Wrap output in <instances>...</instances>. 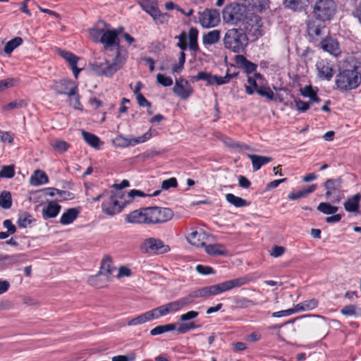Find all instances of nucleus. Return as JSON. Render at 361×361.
Wrapping results in <instances>:
<instances>
[{"label":"nucleus","mask_w":361,"mask_h":361,"mask_svg":"<svg viewBox=\"0 0 361 361\" xmlns=\"http://www.w3.org/2000/svg\"><path fill=\"white\" fill-rule=\"evenodd\" d=\"M195 80H204L207 82V85H212V79H213V75L211 73L201 71L199 72L196 76H195Z\"/></svg>","instance_id":"57"},{"label":"nucleus","mask_w":361,"mask_h":361,"mask_svg":"<svg viewBox=\"0 0 361 361\" xmlns=\"http://www.w3.org/2000/svg\"><path fill=\"white\" fill-rule=\"evenodd\" d=\"M123 31V27H120L116 29H110L106 27L104 35L102 36L100 43L103 44L105 50H112L113 48L117 50H120V40L118 35H121Z\"/></svg>","instance_id":"10"},{"label":"nucleus","mask_w":361,"mask_h":361,"mask_svg":"<svg viewBox=\"0 0 361 361\" xmlns=\"http://www.w3.org/2000/svg\"><path fill=\"white\" fill-rule=\"evenodd\" d=\"M141 248L147 252H154L157 253H166L170 251V247L164 245V243L157 238H149L142 243Z\"/></svg>","instance_id":"14"},{"label":"nucleus","mask_w":361,"mask_h":361,"mask_svg":"<svg viewBox=\"0 0 361 361\" xmlns=\"http://www.w3.org/2000/svg\"><path fill=\"white\" fill-rule=\"evenodd\" d=\"M61 207L58 203L50 201L42 210V217L44 220L55 218L60 212Z\"/></svg>","instance_id":"22"},{"label":"nucleus","mask_w":361,"mask_h":361,"mask_svg":"<svg viewBox=\"0 0 361 361\" xmlns=\"http://www.w3.org/2000/svg\"><path fill=\"white\" fill-rule=\"evenodd\" d=\"M204 247L206 253L211 256H225L228 253L225 246L222 244L215 243L207 245L206 243Z\"/></svg>","instance_id":"26"},{"label":"nucleus","mask_w":361,"mask_h":361,"mask_svg":"<svg viewBox=\"0 0 361 361\" xmlns=\"http://www.w3.org/2000/svg\"><path fill=\"white\" fill-rule=\"evenodd\" d=\"M317 89H313L311 86H305L300 89L301 94L305 97H309L313 102H319V99L317 95Z\"/></svg>","instance_id":"42"},{"label":"nucleus","mask_w":361,"mask_h":361,"mask_svg":"<svg viewBox=\"0 0 361 361\" xmlns=\"http://www.w3.org/2000/svg\"><path fill=\"white\" fill-rule=\"evenodd\" d=\"M195 269L197 271V273L202 275H209L214 274L213 268L209 266L198 264L196 266Z\"/></svg>","instance_id":"60"},{"label":"nucleus","mask_w":361,"mask_h":361,"mask_svg":"<svg viewBox=\"0 0 361 361\" xmlns=\"http://www.w3.org/2000/svg\"><path fill=\"white\" fill-rule=\"evenodd\" d=\"M23 43V39L20 37H16L8 41L5 47L4 51L7 54H10L16 48L19 47Z\"/></svg>","instance_id":"45"},{"label":"nucleus","mask_w":361,"mask_h":361,"mask_svg":"<svg viewBox=\"0 0 361 361\" xmlns=\"http://www.w3.org/2000/svg\"><path fill=\"white\" fill-rule=\"evenodd\" d=\"M78 214V209L70 208L62 214L59 222L62 225H69L77 219Z\"/></svg>","instance_id":"31"},{"label":"nucleus","mask_w":361,"mask_h":361,"mask_svg":"<svg viewBox=\"0 0 361 361\" xmlns=\"http://www.w3.org/2000/svg\"><path fill=\"white\" fill-rule=\"evenodd\" d=\"M316 185H312L309 186L307 188L298 190L296 192H293L288 194V199L291 200H295L302 197L307 196V195L313 192L316 190Z\"/></svg>","instance_id":"36"},{"label":"nucleus","mask_w":361,"mask_h":361,"mask_svg":"<svg viewBox=\"0 0 361 361\" xmlns=\"http://www.w3.org/2000/svg\"><path fill=\"white\" fill-rule=\"evenodd\" d=\"M53 148L59 153H63L68 150L69 144L64 140H56L51 143Z\"/></svg>","instance_id":"52"},{"label":"nucleus","mask_w":361,"mask_h":361,"mask_svg":"<svg viewBox=\"0 0 361 361\" xmlns=\"http://www.w3.org/2000/svg\"><path fill=\"white\" fill-rule=\"evenodd\" d=\"M336 6L332 0H317L313 7V15L320 22L330 20L334 16Z\"/></svg>","instance_id":"7"},{"label":"nucleus","mask_w":361,"mask_h":361,"mask_svg":"<svg viewBox=\"0 0 361 361\" xmlns=\"http://www.w3.org/2000/svg\"><path fill=\"white\" fill-rule=\"evenodd\" d=\"M145 224H155L165 223L172 219L173 216V211L166 207H145Z\"/></svg>","instance_id":"6"},{"label":"nucleus","mask_w":361,"mask_h":361,"mask_svg":"<svg viewBox=\"0 0 361 361\" xmlns=\"http://www.w3.org/2000/svg\"><path fill=\"white\" fill-rule=\"evenodd\" d=\"M171 303L176 312L189 305L188 301L186 300L185 297H183L176 300H174L171 302Z\"/></svg>","instance_id":"59"},{"label":"nucleus","mask_w":361,"mask_h":361,"mask_svg":"<svg viewBox=\"0 0 361 361\" xmlns=\"http://www.w3.org/2000/svg\"><path fill=\"white\" fill-rule=\"evenodd\" d=\"M110 27V25L106 23L104 21L99 20L92 28L88 30L89 37L94 42H100L106 27Z\"/></svg>","instance_id":"19"},{"label":"nucleus","mask_w":361,"mask_h":361,"mask_svg":"<svg viewBox=\"0 0 361 361\" xmlns=\"http://www.w3.org/2000/svg\"><path fill=\"white\" fill-rule=\"evenodd\" d=\"M116 145L121 147H128L130 145V138H127L123 135H118L116 139Z\"/></svg>","instance_id":"61"},{"label":"nucleus","mask_w":361,"mask_h":361,"mask_svg":"<svg viewBox=\"0 0 361 361\" xmlns=\"http://www.w3.org/2000/svg\"><path fill=\"white\" fill-rule=\"evenodd\" d=\"M140 5L146 13L153 18L156 23L163 24L168 20L169 15L160 12L156 0H142L140 1Z\"/></svg>","instance_id":"11"},{"label":"nucleus","mask_w":361,"mask_h":361,"mask_svg":"<svg viewBox=\"0 0 361 361\" xmlns=\"http://www.w3.org/2000/svg\"><path fill=\"white\" fill-rule=\"evenodd\" d=\"M361 195L357 193L352 197H348L343 203L344 209L350 213H357L359 211Z\"/></svg>","instance_id":"24"},{"label":"nucleus","mask_w":361,"mask_h":361,"mask_svg":"<svg viewBox=\"0 0 361 361\" xmlns=\"http://www.w3.org/2000/svg\"><path fill=\"white\" fill-rule=\"evenodd\" d=\"M224 42L226 49L240 53L247 44V37L242 30L233 28L226 32Z\"/></svg>","instance_id":"4"},{"label":"nucleus","mask_w":361,"mask_h":361,"mask_svg":"<svg viewBox=\"0 0 361 361\" xmlns=\"http://www.w3.org/2000/svg\"><path fill=\"white\" fill-rule=\"evenodd\" d=\"M322 22H320L317 23L316 20H309L307 23V32L310 36L314 37H319L322 34H324V30L325 29V25L322 23Z\"/></svg>","instance_id":"28"},{"label":"nucleus","mask_w":361,"mask_h":361,"mask_svg":"<svg viewBox=\"0 0 361 361\" xmlns=\"http://www.w3.org/2000/svg\"><path fill=\"white\" fill-rule=\"evenodd\" d=\"M198 30L195 27H191L188 33V44L185 42H178L176 46L181 49V52H185L188 47L192 51L196 52L198 49L197 37Z\"/></svg>","instance_id":"17"},{"label":"nucleus","mask_w":361,"mask_h":361,"mask_svg":"<svg viewBox=\"0 0 361 361\" xmlns=\"http://www.w3.org/2000/svg\"><path fill=\"white\" fill-rule=\"evenodd\" d=\"M222 17L224 23L231 25H236L246 19L247 8L243 4L237 3L230 4L224 8Z\"/></svg>","instance_id":"5"},{"label":"nucleus","mask_w":361,"mask_h":361,"mask_svg":"<svg viewBox=\"0 0 361 361\" xmlns=\"http://www.w3.org/2000/svg\"><path fill=\"white\" fill-rule=\"evenodd\" d=\"M197 326L193 322L181 324L177 329L178 333H186L190 330L195 329Z\"/></svg>","instance_id":"63"},{"label":"nucleus","mask_w":361,"mask_h":361,"mask_svg":"<svg viewBox=\"0 0 361 361\" xmlns=\"http://www.w3.org/2000/svg\"><path fill=\"white\" fill-rule=\"evenodd\" d=\"M126 61V56L122 54L121 50H117L112 59L107 55L104 59L95 61L91 64V69L98 76L111 78L124 66Z\"/></svg>","instance_id":"2"},{"label":"nucleus","mask_w":361,"mask_h":361,"mask_svg":"<svg viewBox=\"0 0 361 361\" xmlns=\"http://www.w3.org/2000/svg\"><path fill=\"white\" fill-rule=\"evenodd\" d=\"M361 82V76L356 66L340 70L336 76L335 84L341 92H347L356 89Z\"/></svg>","instance_id":"3"},{"label":"nucleus","mask_w":361,"mask_h":361,"mask_svg":"<svg viewBox=\"0 0 361 361\" xmlns=\"http://www.w3.org/2000/svg\"><path fill=\"white\" fill-rule=\"evenodd\" d=\"M153 310L154 314L157 315V319L160 317L166 316L170 313L176 312L175 310H173V306L171 302L154 308Z\"/></svg>","instance_id":"35"},{"label":"nucleus","mask_w":361,"mask_h":361,"mask_svg":"<svg viewBox=\"0 0 361 361\" xmlns=\"http://www.w3.org/2000/svg\"><path fill=\"white\" fill-rule=\"evenodd\" d=\"M115 268L112 266V262L109 257H106L103 259L101 265L100 274L102 273L103 277L106 280L109 275H111Z\"/></svg>","instance_id":"37"},{"label":"nucleus","mask_w":361,"mask_h":361,"mask_svg":"<svg viewBox=\"0 0 361 361\" xmlns=\"http://www.w3.org/2000/svg\"><path fill=\"white\" fill-rule=\"evenodd\" d=\"M176 326L174 324H167L154 327L150 331V335L152 336L160 335L163 333L176 330Z\"/></svg>","instance_id":"41"},{"label":"nucleus","mask_w":361,"mask_h":361,"mask_svg":"<svg viewBox=\"0 0 361 361\" xmlns=\"http://www.w3.org/2000/svg\"><path fill=\"white\" fill-rule=\"evenodd\" d=\"M247 277H240L228 281H226L217 284L204 286L190 291L188 295L185 296L188 301L189 305L194 303L195 299L207 298L221 294L229 291L233 288L240 287L249 282Z\"/></svg>","instance_id":"1"},{"label":"nucleus","mask_w":361,"mask_h":361,"mask_svg":"<svg viewBox=\"0 0 361 361\" xmlns=\"http://www.w3.org/2000/svg\"><path fill=\"white\" fill-rule=\"evenodd\" d=\"M226 200L228 203L235 206V207H243L247 204L245 200L235 196L232 193L226 194Z\"/></svg>","instance_id":"43"},{"label":"nucleus","mask_w":361,"mask_h":361,"mask_svg":"<svg viewBox=\"0 0 361 361\" xmlns=\"http://www.w3.org/2000/svg\"><path fill=\"white\" fill-rule=\"evenodd\" d=\"M248 158L252 161V169L254 171L259 170V169L271 161L272 159L269 157L255 155V154H247Z\"/></svg>","instance_id":"30"},{"label":"nucleus","mask_w":361,"mask_h":361,"mask_svg":"<svg viewBox=\"0 0 361 361\" xmlns=\"http://www.w3.org/2000/svg\"><path fill=\"white\" fill-rule=\"evenodd\" d=\"M152 137L151 129L144 133L142 135L130 138V145L135 146L138 144L144 143L149 140Z\"/></svg>","instance_id":"50"},{"label":"nucleus","mask_w":361,"mask_h":361,"mask_svg":"<svg viewBox=\"0 0 361 361\" xmlns=\"http://www.w3.org/2000/svg\"><path fill=\"white\" fill-rule=\"evenodd\" d=\"M157 82L164 87H170L173 85V80L171 77L161 73L157 75Z\"/></svg>","instance_id":"58"},{"label":"nucleus","mask_w":361,"mask_h":361,"mask_svg":"<svg viewBox=\"0 0 361 361\" xmlns=\"http://www.w3.org/2000/svg\"><path fill=\"white\" fill-rule=\"evenodd\" d=\"M173 92L180 98L187 99L192 94L193 89L187 80L180 77L176 79Z\"/></svg>","instance_id":"15"},{"label":"nucleus","mask_w":361,"mask_h":361,"mask_svg":"<svg viewBox=\"0 0 361 361\" xmlns=\"http://www.w3.org/2000/svg\"><path fill=\"white\" fill-rule=\"evenodd\" d=\"M11 195L9 192L4 191L0 195V206L4 209H9L11 207Z\"/></svg>","instance_id":"48"},{"label":"nucleus","mask_w":361,"mask_h":361,"mask_svg":"<svg viewBox=\"0 0 361 361\" xmlns=\"http://www.w3.org/2000/svg\"><path fill=\"white\" fill-rule=\"evenodd\" d=\"M82 135L84 140L92 147L99 149L100 145L102 144L99 137L91 133L82 130Z\"/></svg>","instance_id":"33"},{"label":"nucleus","mask_w":361,"mask_h":361,"mask_svg":"<svg viewBox=\"0 0 361 361\" xmlns=\"http://www.w3.org/2000/svg\"><path fill=\"white\" fill-rule=\"evenodd\" d=\"M49 182V178L46 173L41 170H36L31 176L30 183L33 186L46 184Z\"/></svg>","instance_id":"32"},{"label":"nucleus","mask_w":361,"mask_h":361,"mask_svg":"<svg viewBox=\"0 0 361 361\" xmlns=\"http://www.w3.org/2000/svg\"><path fill=\"white\" fill-rule=\"evenodd\" d=\"M159 193H160V190H156L153 192L152 195H147L141 190L133 189V190H130L127 193H124L125 197H123V201H124L126 205L127 206V205L131 204L133 202V200L137 197H145L147 196H154H154L159 195Z\"/></svg>","instance_id":"25"},{"label":"nucleus","mask_w":361,"mask_h":361,"mask_svg":"<svg viewBox=\"0 0 361 361\" xmlns=\"http://www.w3.org/2000/svg\"><path fill=\"white\" fill-rule=\"evenodd\" d=\"M198 21L204 28L216 27L220 23V15L217 10L207 8L199 12Z\"/></svg>","instance_id":"13"},{"label":"nucleus","mask_w":361,"mask_h":361,"mask_svg":"<svg viewBox=\"0 0 361 361\" xmlns=\"http://www.w3.org/2000/svg\"><path fill=\"white\" fill-rule=\"evenodd\" d=\"M317 76L322 79L329 81L334 75V64L326 59H321L316 63Z\"/></svg>","instance_id":"16"},{"label":"nucleus","mask_w":361,"mask_h":361,"mask_svg":"<svg viewBox=\"0 0 361 361\" xmlns=\"http://www.w3.org/2000/svg\"><path fill=\"white\" fill-rule=\"evenodd\" d=\"M59 54L64 60H66L68 63L71 68L77 66V63L80 58L74 54H73L72 52L64 50H60L59 51Z\"/></svg>","instance_id":"40"},{"label":"nucleus","mask_w":361,"mask_h":361,"mask_svg":"<svg viewBox=\"0 0 361 361\" xmlns=\"http://www.w3.org/2000/svg\"><path fill=\"white\" fill-rule=\"evenodd\" d=\"M14 175L15 170L13 165L3 166L0 171V178H11Z\"/></svg>","instance_id":"55"},{"label":"nucleus","mask_w":361,"mask_h":361,"mask_svg":"<svg viewBox=\"0 0 361 361\" xmlns=\"http://www.w3.org/2000/svg\"><path fill=\"white\" fill-rule=\"evenodd\" d=\"M325 196L333 203H338L343 197L341 184L338 180L329 179L324 183Z\"/></svg>","instance_id":"12"},{"label":"nucleus","mask_w":361,"mask_h":361,"mask_svg":"<svg viewBox=\"0 0 361 361\" xmlns=\"http://www.w3.org/2000/svg\"><path fill=\"white\" fill-rule=\"evenodd\" d=\"M105 280L103 277L102 273H99L97 275L91 276L88 279V283L94 287L96 288H102L104 286V283H103L102 281Z\"/></svg>","instance_id":"49"},{"label":"nucleus","mask_w":361,"mask_h":361,"mask_svg":"<svg viewBox=\"0 0 361 361\" xmlns=\"http://www.w3.org/2000/svg\"><path fill=\"white\" fill-rule=\"evenodd\" d=\"M152 137L151 129L144 133L142 135L130 138V145L135 146L138 144L144 143L149 140Z\"/></svg>","instance_id":"51"},{"label":"nucleus","mask_w":361,"mask_h":361,"mask_svg":"<svg viewBox=\"0 0 361 361\" xmlns=\"http://www.w3.org/2000/svg\"><path fill=\"white\" fill-rule=\"evenodd\" d=\"M319 302L315 298L305 300L297 304L299 312H306L315 309L318 306Z\"/></svg>","instance_id":"38"},{"label":"nucleus","mask_w":361,"mask_h":361,"mask_svg":"<svg viewBox=\"0 0 361 361\" xmlns=\"http://www.w3.org/2000/svg\"><path fill=\"white\" fill-rule=\"evenodd\" d=\"M247 82L249 85H245V92L247 94L252 95L257 92V89L259 87L257 85L258 81L256 80L252 75H247Z\"/></svg>","instance_id":"47"},{"label":"nucleus","mask_w":361,"mask_h":361,"mask_svg":"<svg viewBox=\"0 0 361 361\" xmlns=\"http://www.w3.org/2000/svg\"><path fill=\"white\" fill-rule=\"evenodd\" d=\"M294 102L297 110L300 112H305L310 108V104L308 102H303L300 99H295Z\"/></svg>","instance_id":"64"},{"label":"nucleus","mask_w":361,"mask_h":361,"mask_svg":"<svg viewBox=\"0 0 361 361\" xmlns=\"http://www.w3.org/2000/svg\"><path fill=\"white\" fill-rule=\"evenodd\" d=\"M209 235L202 229L192 230L187 236L188 242L196 247H204L209 241Z\"/></svg>","instance_id":"18"},{"label":"nucleus","mask_w":361,"mask_h":361,"mask_svg":"<svg viewBox=\"0 0 361 361\" xmlns=\"http://www.w3.org/2000/svg\"><path fill=\"white\" fill-rule=\"evenodd\" d=\"M55 90L59 94H67L70 99V104L73 108L78 109L80 107L78 87L73 82L70 80H61L55 85Z\"/></svg>","instance_id":"9"},{"label":"nucleus","mask_w":361,"mask_h":361,"mask_svg":"<svg viewBox=\"0 0 361 361\" xmlns=\"http://www.w3.org/2000/svg\"><path fill=\"white\" fill-rule=\"evenodd\" d=\"M123 197H125L124 192H116L111 195L102 202V212L109 216L120 213L126 207Z\"/></svg>","instance_id":"8"},{"label":"nucleus","mask_w":361,"mask_h":361,"mask_svg":"<svg viewBox=\"0 0 361 361\" xmlns=\"http://www.w3.org/2000/svg\"><path fill=\"white\" fill-rule=\"evenodd\" d=\"M234 60L238 67L243 69L247 75L256 71L257 66L248 61L244 56L236 55Z\"/></svg>","instance_id":"23"},{"label":"nucleus","mask_w":361,"mask_h":361,"mask_svg":"<svg viewBox=\"0 0 361 361\" xmlns=\"http://www.w3.org/2000/svg\"><path fill=\"white\" fill-rule=\"evenodd\" d=\"M236 73H226L224 76H218L216 75H213V79H212V85H222L224 84H227L230 82V80L236 77Z\"/></svg>","instance_id":"44"},{"label":"nucleus","mask_w":361,"mask_h":361,"mask_svg":"<svg viewBox=\"0 0 361 361\" xmlns=\"http://www.w3.org/2000/svg\"><path fill=\"white\" fill-rule=\"evenodd\" d=\"M220 39V31L214 30L208 32L203 36L202 42L205 45H212L216 43Z\"/></svg>","instance_id":"34"},{"label":"nucleus","mask_w":361,"mask_h":361,"mask_svg":"<svg viewBox=\"0 0 361 361\" xmlns=\"http://www.w3.org/2000/svg\"><path fill=\"white\" fill-rule=\"evenodd\" d=\"M257 92L269 100H274L275 99L274 92L269 87H259V89H257Z\"/></svg>","instance_id":"56"},{"label":"nucleus","mask_w":361,"mask_h":361,"mask_svg":"<svg viewBox=\"0 0 361 361\" xmlns=\"http://www.w3.org/2000/svg\"><path fill=\"white\" fill-rule=\"evenodd\" d=\"M321 48L331 55L337 56L340 53L339 45L336 39L326 37L320 42Z\"/></svg>","instance_id":"20"},{"label":"nucleus","mask_w":361,"mask_h":361,"mask_svg":"<svg viewBox=\"0 0 361 361\" xmlns=\"http://www.w3.org/2000/svg\"><path fill=\"white\" fill-rule=\"evenodd\" d=\"M252 8L259 12H262L269 7V0H252Z\"/></svg>","instance_id":"53"},{"label":"nucleus","mask_w":361,"mask_h":361,"mask_svg":"<svg viewBox=\"0 0 361 361\" xmlns=\"http://www.w3.org/2000/svg\"><path fill=\"white\" fill-rule=\"evenodd\" d=\"M338 208L336 206H332L328 202H321L317 207V210L324 214H334Z\"/></svg>","instance_id":"46"},{"label":"nucleus","mask_w":361,"mask_h":361,"mask_svg":"<svg viewBox=\"0 0 361 361\" xmlns=\"http://www.w3.org/2000/svg\"><path fill=\"white\" fill-rule=\"evenodd\" d=\"M309 4V0H283L285 8L293 11L305 10Z\"/></svg>","instance_id":"29"},{"label":"nucleus","mask_w":361,"mask_h":361,"mask_svg":"<svg viewBox=\"0 0 361 361\" xmlns=\"http://www.w3.org/2000/svg\"><path fill=\"white\" fill-rule=\"evenodd\" d=\"M32 221V216L27 213L20 214L18 219V226L20 228H26Z\"/></svg>","instance_id":"54"},{"label":"nucleus","mask_w":361,"mask_h":361,"mask_svg":"<svg viewBox=\"0 0 361 361\" xmlns=\"http://www.w3.org/2000/svg\"><path fill=\"white\" fill-rule=\"evenodd\" d=\"M19 83V79L17 78H6L0 80V93L4 92L8 89L16 87Z\"/></svg>","instance_id":"39"},{"label":"nucleus","mask_w":361,"mask_h":361,"mask_svg":"<svg viewBox=\"0 0 361 361\" xmlns=\"http://www.w3.org/2000/svg\"><path fill=\"white\" fill-rule=\"evenodd\" d=\"M156 314L154 312V310H149L145 313H142L135 318L133 319H126V324L128 326H137L142 324H144L147 322H149L152 319H157Z\"/></svg>","instance_id":"21"},{"label":"nucleus","mask_w":361,"mask_h":361,"mask_svg":"<svg viewBox=\"0 0 361 361\" xmlns=\"http://www.w3.org/2000/svg\"><path fill=\"white\" fill-rule=\"evenodd\" d=\"M178 185L177 180L176 178H170L164 180L161 183V188L163 190H168L171 188H176Z\"/></svg>","instance_id":"62"},{"label":"nucleus","mask_w":361,"mask_h":361,"mask_svg":"<svg viewBox=\"0 0 361 361\" xmlns=\"http://www.w3.org/2000/svg\"><path fill=\"white\" fill-rule=\"evenodd\" d=\"M125 221L133 224H145L144 208L136 209L129 213L126 216Z\"/></svg>","instance_id":"27"}]
</instances>
